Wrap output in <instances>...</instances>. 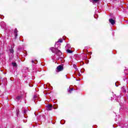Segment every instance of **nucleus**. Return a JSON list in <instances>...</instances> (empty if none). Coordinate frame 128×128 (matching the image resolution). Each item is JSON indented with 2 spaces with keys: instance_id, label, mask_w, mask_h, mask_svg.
<instances>
[{
  "instance_id": "f257e3e1",
  "label": "nucleus",
  "mask_w": 128,
  "mask_h": 128,
  "mask_svg": "<svg viewBox=\"0 0 128 128\" xmlns=\"http://www.w3.org/2000/svg\"><path fill=\"white\" fill-rule=\"evenodd\" d=\"M64 70V66L62 65L58 66L56 68V72H62Z\"/></svg>"
},
{
  "instance_id": "f03ea898",
  "label": "nucleus",
  "mask_w": 128,
  "mask_h": 128,
  "mask_svg": "<svg viewBox=\"0 0 128 128\" xmlns=\"http://www.w3.org/2000/svg\"><path fill=\"white\" fill-rule=\"evenodd\" d=\"M46 110H52V104L48 105L46 106Z\"/></svg>"
},
{
  "instance_id": "7ed1b4c3",
  "label": "nucleus",
  "mask_w": 128,
  "mask_h": 128,
  "mask_svg": "<svg viewBox=\"0 0 128 128\" xmlns=\"http://www.w3.org/2000/svg\"><path fill=\"white\" fill-rule=\"evenodd\" d=\"M50 50L53 52V54H56L58 50V48H50Z\"/></svg>"
},
{
  "instance_id": "20e7f679",
  "label": "nucleus",
  "mask_w": 128,
  "mask_h": 128,
  "mask_svg": "<svg viewBox=\"0 0 128 128\" xmlns=\"http://www.w3.org/2000/svg\"><path fill=\"white\" fill-rule=\"evenodd\" d=\"M109 22H110V24H112V26H114V24H116V20H113L112 18H110L109 20Z\"/></svg>"
},
{
  "instance_id": "39448f33",
  "label": "nucleus",
  "mask_w": 128,
  "mask_h": 128,
  "mask_svg": "<svg viewBox=\"0 0 128 128\" xmlns=\"http://www.w3.org/2000/svg\"><path fill=\"white\" fill-rule=\"evenodd\" d=\"M0 24L2 28L6 30V23H4V22H2Z\"/></svg>"
},
{
  "instance_id": "423d86ee",
  "label": "nucleus",
  "mask_w": 128,
  "mask_h": 128,
  "mask_svg": "<svg viewBox=\"0 0 128 128\" xmlns=\"http://www.w3.org/2000/svg\"><path fill=\"white\" fill-rule=\"evenodd\" d=\"M56 54H57V56H62V53L60 52V50L57 49V51L56 52Z\"/></svg>"
},
{
  "instance_id": "0eeeda50",
  "label": "nucleus",
  "mask_w": 128,
  "mask_h": 128,
  "mask_svg": "<svg viewBox=\"0 0 128 128\" xmlns=\"http://www.w3.org/2000/svg\"><path fill=\"white\" fill-rule=\"evenodd\" d=\"M14 34H15V38H16V36H18V29L16 28L14 30Z\"/></svg>"
},
{
  "instance_id": "6e6552de",
  "label": "nucleus",
  "mask_w": 128,
  "mask_h": 128,
  "mask_svg": "<svg viewBox=\"0 0 128 128\" xmlns=\"http://www.w3.org/2000/svg\"><path fill=\"white\" fill-rule=\"evenodd\" d=\"M12 48L13 47L12 46V48L10 49V54H14V48Z\"/></svg>"
},
{
  "instance_id": "1a4fd4ad",
  "label": "nucleus",
  "mask_w": 128,
  "mask_h": 128,
  "mask_svg": "<svg viewBox=\"0 0 128 128\" xmlns=\"http://www.w3.org/2000/svg\"><path fill=\"white\" fill-rule=\"evenodd\" d=\"M21 99H22V96H18L16 97V100H20Z\"/></svg>"
},
{
  "instance_id": "9d476101",
  "label": "nucleus",
  "mask_w": 128,
  "mask_h": 128,
  "mask_svg": "<svg viewBox=\"0 0 128 128\" xmlns=\"http://www.w3.org/2000/svg\"><path fill=\"white\" fill-rule=\"evenodd\" d=\"M31 62H32V64L34 63V64H36L37 62H38V60H32Z\"/></svg>"
},
{
  "instance_id": "9b49d317",
  "label": "nucleus",
  "mask_w": 128,
  "mask_h": 128,
  "mask_svg": "<svg viewBox=\"0 0 128 128\" xmlns=\"http://www.w3.org/2000/svg\"><path fill=\"white\" fill-rule=\"evenodd\" d=\"M100 0H93L92 3L93 4H96L98 2H100Z\"/></svg>"
},
{
  "instance_id": "f8f14e48",
  "label": "nucleus",
  "mask_w": 128,
  "mask_h": 128,
  "mask_svg": "<svg viewBox=\"0 0 128 128\" xmlns=\"http://www.w3.org/2000/svg\"><path fill=\"white\" fill-rule=\"evenodd\" d=\"M68 92H69V94H70L72 92V88H69V90H68Z\"/></svg>"
},
{
  "instance_id": "ddd939ff",
  "label": "nucleus",
  "mask_w": 128,
  "mask_h": 128,
  "mask_svg": "<svg viewBox=\"0 0 128 128\" xmlns=\"http://www.w3.org/2000/svg\"><path fill=\"white\" fill-rule=\"evenodd\" d=\"M53 108H54V110L58 108V104H54L53 106Z\"/></svg>"
},
{
  "instance_id": "4468645a",
  "label": "nucleus",
  "mask_w": 128,
  "mask_h": 128,
  "mask_svg": "<svg viewBox=\"0 0 128 128\" xmlns=\"http://www.w3.org/2000/svg\"><path fill=\"white\" fill-rule=\"evenodd\" d=\"M57 42H62V38L59 39Z\"/></svg>"
},
{
  "instance_id": "2eb2a0df",
  "label": "nucleus",
  "mask_w": 128,
  "mask_h": 128,
  "mask_svg": "<svg viewBox=\"0 0 128 128\" xmlns=\"http://www.w3.org/2000/svg\"><path fill=\"white\" fill-rule=\"evenodd\" d=\"M67 52H68V54H72V50H68Z\"/></svg>"
},
{
  "instance_id": "dca6fc26",
  "label": "nucleus",
  "mask_w": 128,
  "mask_h": 128,
  "mask_svg": "<svg viewBox=\"0 0 128 128\" xmlns=\"http://www.w3.org/2000/svg\"><path fill=\"white\" fill-rule=\"evenodd\" d=\"M12 65L13 66H16V63L12 62Z\"/></svg>"
},
{
  "instance_id": "f3484780",
  "label": "nucleus",
  "mask_w": 128,
  "mask_h": 128,
  "mask_svg": "<svg viewBox=\"0 0 128 128\" xmlns=\"http://www.w3.org/2000/svg\"><path fill=\"white\" fill-rule=\"evenodd\" d=\"M73 66L76 70H78V68H76V65L74 64V65H73Z\"/></svg>"
},
{
  "instance_id": "a211bd4d",
  "label": "nucleus",
  "mask_w": 128,
  "mask_h": 128,
  "mask_svg": "<svg viewBox=\"0 0 128 128\" xmlns=\"http://www.w3.org/2000/svg\"><path fill=\"white\" fill-rule=\"evenodd\" d=\"M16 114L17 116H18V114H20V110H16Z\"/></svg>"
},
{
  "instance_id": "6ab92c4d",
  "label": "nucleus",
  "mask_w": 128,
  "mask_h": 128,
  "mask_svg": "<svg viewBox=\"0 0 128 128\" xmlns=\"http://www.w3.org/2000/svg\"><path fill=\"white\" fill-rule=\"evenodd\" d=\"M123 80H126V76L124 77Z\"/></svg>"
},
{
  "instance_id": "aec40b11",
  "label": "nucleus",
  "mask_w": 128,
  "mask_h": 128,
  "mask_svg": "<svg viewBox=\"0 0 128 128\" xmlns=\"http://www.w3.org/2000/svg\"><path fill=\"white\" fill-rule=\"evenodd\" d=\"M117 83H116L115 84L116 86H118V85L116 84Z\"/></svg>"
},
{
  "instance_id": "412c9836",
  "label": "nucleus",
  "mask_w": 128,
  "mask_h": 128,
  "mask_svg": "<svg viewBox=\"0 0 128 128\" xmlns=\"http://www.w3.org/2000/svg\"><path fill=\"white\" fill-rule=\"evenodd\" d=\"M26 111L24 110V113L26 114Z\"/></svg>"
},
{
  "instance_id": "4be33fe9",
  "label": "nucleus",
  "mask_w": 128,
  "mask_h": 128,
  "mask_svg": "<svg viewBox=\"0 0 128 128\" xmlns=\"http://www.w3.org/2000/svg\"><path fill=\"white\" fill-rule=\"evenodd\" d=\"M1 18L2 20V18H4V16H2Z\"/></svg>"
},
{
  "instance_id": "5701e85b",
  "label": "nucleus",
  "mask_w": 128,
  "mask_h": 128,
  "mask_svg": "<svg viewBox=\"0 0 128 128\" xmlns=\"http://www.w3.org/2000/svg\"><path fill=\"white\" fill-rule=\"evenodd\" d=\"M14 45L13 46V48H14Z\"/></svg>"
},
{
  "instance_id": "b1692460",
  "label": "nucleus",
  "mask_w": 128,
  "mask_h": 128,
  "mask_svg": "<svg viewBox=\"0 0 128 128\" xmlns=\"http://www.w3.org/2000/svg\"><path fill=\"white\" fill-rule=\"evenodd\" d=\"M116 83H118V82H116Z\"/></svg>"
}]
</instances>
